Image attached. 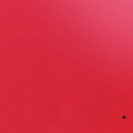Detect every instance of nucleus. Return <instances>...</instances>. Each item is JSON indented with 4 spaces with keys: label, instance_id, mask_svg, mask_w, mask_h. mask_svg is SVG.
I'll return each instance as SVG.
<instances>
[{
    "label": "nucleus",
    "instance_id": "obj_1",
    "mask_svg": "<svg viewBox=\"0 0 133 133\" xmlns=\"http://www.w3.org/2000/svg\"><path fill=\"white\" fill-rule=\"evenodd\" d=\"M125 116H123V117H122V118H123V119H124L125 118Z\"/></svg>",
    "mask_w": 133,
    "mask_h": 133
}]
</instances>
